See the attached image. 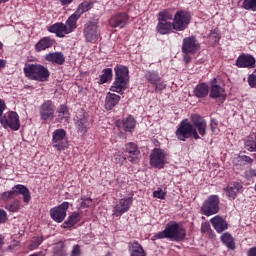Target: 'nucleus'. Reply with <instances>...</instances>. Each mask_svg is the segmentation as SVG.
<instances>
[{
  "label": "nucleus",
  "mask_w": 256,
  "mask_h": 256,
  "mask_svg": "<svg viewBox=\"0 0 256 256\" xmlns=\"http://www.w3.org/2000/svg\"><path fill=\"white\" fill-rule=\"evenodd\" d=\"M114 71L115 80L110 91L123 94V91H125V89H127V85H129V68L123 65H117L114 68Z\"/></svg>",
  "instance_id": "obj_1"
},
{
  "label": "nucleus",
  "mask_w": 256,
  "mask_h": 256,
  "mask_svg": "<svg viewBox=\"0 0 256 256\" xmlns=\"http://www.w3.org/2000/svg\"><path fill=\"white\" fill-rule=\"evenodd\" d=\"M186 232L183 227L177 223L167 224L166 228L155 234L154 239H170V241H183L185 239Z\"/></svg>",
  "instance_id": "obj_2"
},
{
  "label": "nucleus",
  "mask_w": 256,
  "mask_h": 256,
  "mask_svg": "<svg viewBox=\"0 0 256 256\" xmlns=\"http://www.w3.org/2000/svg\"><path fill=\"white\" fill-rule=\"evenodd\" d=\"M25 77L31 81L45 82L49 80L51 73L41 64H28L24 67Z\"/></svg>",
  "instance_id": "obj_3"
},
{
  "label": "nucleus",
  "mask_w": 256,
  "mask_h": 256,
  "mask_svg": "<svg viewBox=\"0 0 256 256\" xmlns=\"http://www.w3.org/2000/svg\"><path fill=\"white\" fill-rule=\"evenodd\" d=\"M52 146L59 152L69 149V139L67 138V132H65V130L58 129L53 132Z\"/></svg>",
  "instance_id": "obj_4"
},
{
  "label": "nucleus",
  "mask_w": 256,
  "mask_h": 256,
  "mask_svg": "<svg viewBox=\"0 0 256 256\" xmlns=\"http://www.w3.org/2000/svg\"><path fill=\"white\" fill-rule=\"evenodd\" d=\"M201 213L202 215H206V217H211V215L219 213V196L211 195L208 197L202 204Z\"/></svg>",
  "instance_id": "obj_5"
},
{
  "label": "nucleus",
  "mask_w": 256,
  "mask_h": 256,
  "mask_svg": "<svg viewBox=\"0 0 256 256\" xmlns=\"http://www.w3.org/2000/svg\"><path fill=\"white\" fill-rule=\"evenodd\" d=\"M191 23V14L185 11H178L174 16L173 29L175 31H185Z\"/></svg>",
  "instance_id": "obj_6"
},
{
  "label": "nucleus",
  "mask_w": 256,
  "mask_h": 256,
  "mask_svg": "<svg viewBox=\"0 0 256 256\" xmlns=\"http://www.w3.org/2000/svg\"><path fill=\"white\" fill-rule=\"evenodd\" d=\"M84 37L88 43H95L99 39V25L97 22L88 21L84 25Z\"/></svg>",
  "instance_id": "obj_7"
},
{
  "label": "nucleus",
  "mask_w": 256,
  "mask_h": 256,
  "mask_svg": "<svg viewBox=\"0 0 256 256\" xmlns=\"http://www.w3.org/2000/svg\"><path fill=\"white\" fill-rule=\"evenodd\" d=\"M1 125L7 129H19L21 127V122L19 121V114L17 112H9L0 118Z\"/></svg>",
  "instance_id": "obj_8"
},
{
  "label": "nucleus",
  "mask_w": 256,
  "mask_h": 256,
  "mask_svg": "<svg viewBox=\"0 0 256 256\" xmlns=\"http://www.w3.org/2000/svg\"><path fill=\"white\" fill-rule=\"evenodd\" d=\"M166 160L165 151L160 148H155L150 154V165L157 169H163Z\"/></svg>",
  "instance_id": "obj_9"
},
{
  "label": "nucleus",
  "mask_w": 256,
  "mask_h": 256,
  "mask_svg": "<svg viewBox=\"0 0 256 256\" xmlns=\"http://www.w3.org/2000/svg\"><path fill=\"white\" fill-rule=\"evenodd\" d=\"M145 79L155 87V92L163 91L166 89L167 85L163 82V78L159 76V73L156 71H147L145 74Z\"/></svg>",
  "instance_id": "obj_10"
},
{
  "label": "nucleus",
  "mask_w": 256,
  "mask_h": 256,
  "mask_svg": "<svg viewBox=\"0 0 256 256\" xmlns=\"http://www.w3.org/2000/svg\"><path fill=\"white\" fill-rule=\"evenodd\" d=\"M67 209H69V202H63L58 207L50 209V217L56 223H63L67 217Z\"/></svg>",
  "instance_id": "obj_11"
},
{
  "label": "nucleus",
  "mask_w": 256,
  "mask_h": 256,
  "mask_svg": "<svg viewBox=\"0 0 256 256\" xmlns=\"http://www.w3.org/2000/svg\"><path fill=\"white\" fill-rule=\"evenodd\" d=\"M201 49L199 42L195 36L186 37L182 42V53H190V55H195L197 51Z\"/></svg>",
  "instance_id": "obj_12"
},
{
  "label": "nucleus",
  "mask_w": 256,
  "mask_h": 256,
  "mask_svg": "<svg viewBox=\"0 0 256 256\" xmlns=\"http://www.w3.org/2000/svg\"><path fill=\"white\" fill-rule=\"evenodd\" d=\"M205 133V129H178L176 131V137L180 139V141H185L189 139V137H194V139H199V135H203Z\"/></svg>",
  "instance_id": "obj_13"
},
{
  "label": "nucleus",
  "mask_w": 256,
  "mask_h": 256,
  "mask_svg": "<svg viewBox=\"0 0 256 256\" xmlns=\"http://www.w3.org/2000/svg\"><path fill=\"white\" fill-rule=\"evenodd\" d=\"M131 205H133V197L120 199L114 207L113 215L121 217L123 213H127V210L130 209Z\"/></svg>",
  "instance_id": "obj_14"
},
{
  "label": "nucleus",
  "mask_w": 256,
  "mask_h": 256,
  "mask_svg": "<svg viewBox=\"0 0 256 256\" xmlns=\"http://www.w3.org/2000/svg\"><path fill=\"white\" fill-rule=\"evenodd\" d=\"M255 57L251 54H242L236 60V67L239 69H254L255 67Z\"/></svg>",
  "instance_id": "obj_15"
},
{
  "label": "nucleus",
  "mask_w": 256,
  "mask_h": 256,
  "mask_svg": "<svg viewBox=\"0 0 256 256\" xmlns=\"http://www.w3.org/2000/svg\"><path fill=\"white\" fill-rule=\"evenodd\" d=\"M127 23H129V15L126 13L115 14L109 19L110 27H119L120 29H123Z\"/></svg>",
  "instance_id": "obj_16"
},
{
  "label": "nucleus",
  "mask_w": 256,
  "mask_h": 256,
  "mask_svg": "<svg viewBox=\"0 0 256 256\" xmlns=\"http://www.w3.org/2000/svg\"><path fill=\"white\" fill-rule=\"evenodd\" d=\"M39 113H40L41 119H43L44 121H49V119H53L55 115V110L53 109V102L50 100L44 102L40 106Z\"/></svg>",
  "instance_id": "obj_17"
},
{
  "label": "nucleus",
  "mask_w": 256,
  "mask_h": 256,
  "mask_svg": "<svg viewBox=\"0 0 256 256\" xmlns=\"http://www.w3.org/2000/svg\"><path fill=\"white\" fill-rule=\"evenodd\" d=\"M12 191L14 193L15 197H18V195H22L23 201L27 204L31 201V191H29V188H27L23 184H17L14 187H12Z\"/></svg>",
  "instance_id": "obj_18"
},
{
  "label": "nucleus",
  "mask_w": 256,
  "mask_h": 256,
  "mask_svg": "<svg viewBox=\"0 0 256 256\" xmlns=\"http://www.w3.org/2000/svg\"><path fill=\"white\" fill-rule=\"evenodd\" d=\"M126 153H129L128 161L130 163H137L139 161V156L141 155V151H139V147L137 144L130 142L126 144Z\"/></svg>",
  "instance_id": "obj_19"
},
{
  "label": "nucleus",
  "mask_w": 256,
  "mask_h": 256,
  "mask_svg": "<svg viewBox=\"0 0 256 256\" xmlns=\"http://www.w3.org/2000/svg\"><path fill=\"white\" fill-rule=\"evenodd\" d=\"M48 31L50 33H55L56 37L63 38L65 35H69V31L67 30V25L63 22H57L50 27H48Z\"/></svg>",
  "instance_id": "obj_20"
},
{
  "label": "nucleus",
  "mask_w": 256,
  "mask_h": 256,
  "mask_svg": "<svg viewBox=\"0 0 256 256\" xmlns=\"http://www.w3.org/2000/svg\"><path fill=\"white\" fill-rule=\"evenodd\" d=\"M210 97L211 99H220V103H223V101L227 99L225 88L217 84H212L210 89Z\"/></svg>",
  "instance_id": "obj_21"
},
{
  "label": "nucleus",
  "mask_w": 256,
  "mask_h": 256,
  "mask_svg": "<svg viewBox=\"0 0 256 256\" xmlns=\"http://www.w3.org/2000/svg\"><path fill=\"white\" fill-rule=\"evenodd\" d=\"M54 43L55 39H52L51 37H43L35 44V51L36 53H40V51L51 49Z\"/></svg>",
  "instance_id": "obj_22"
},
{
  "label": "nucleus",
  "mask_w": 256,
  "mask_h": 256,
  "mask_svg": "<svg viewBox=\"0 0 256 256\" xmlns=\"http://www.w3.org/2000/svg\"><path fill=\"white\" fill-rule=\"evenodd\" d=\"M44 59L55 65H63V63H65V55H63V52L48 53L44 56Z\"/></svg>",
  "instance_id": "obj_23"
},
{
  "label": "nucleus",
  "mask_w": 256,
  "mask_h": 256,
  "mask_svg": "<svg viewBox=\"0 0 256 256\" xmlns=\"http://www.w3.org/2000/svg\"><path fill=\"white\" fill-rule=\"evenodd\" d=\"M128 251L130 256H147L145 249H143V246H141L137 241L130 242L128 244Z\"/></svg>",
  "instance_id": "obj_24"
},
{
  "label": "nucleus",
  "mask_w": 256,
  "mask_h": 256,
  "mask_svg": "<svg viewBox=\"0 0 256 256\" xmlns=\"http://www.w3.org/2000/svg\"><path fill=\"white\" fill-rule=\"evenodd\" d=\"M119 101H121V96L108 92L105 98V109L111 111L113 107L119 104Z\"/></svg>",
  "instance_id": "obj_25"
},
{
  "label": "nucleus",
  "mask_w": 256,
  "mask_h": 256,
  "mask_svg": "<svg viewBox=\"0 0 256 256\" xmlns=\"http://www.w3.org/2000/svg\"><path fill=\"white\" fill-rule=\"evenodd\" d=\"M210 223H212V226L217 231V233H223L228 227L227 221L223 219L221 216H215L211 218Z\"/></svg>",
  "instance_id": "obj_26"
},
{
  "label": "nucleus",
  "mask_w": 256,
  "mask_h": 256,
  "mask_svg": "<svg viewBox=\"0 0 256 256\" xmlns=\"http://www.w3.org/2000/svg\"><path fill=\"white\" fill-rule=\"evenodd\" d=\"M190 121L195 129H207V122L199 114H191Z\"/></svg>",
  "instance_id": "obj_27"
},
{
  "label": "nucleus",
  "mask_w": 256,
  "mask_h": 256,
  "mask_svg": "<svg viewBox=\"0 0 256 256\" xmlns=\"http://www.w3.org/2000/svg\"><path fill=\"white\" fill-rule=\"evenodd\" d=\"M123 125L124 129H134L137 125V120L131 115L125 118L123 121H116V127H121Z\"/></svg>",
  "instance_id": "obj_28"
},
{
  "label": "nucleus",
  "mask_w": 256,
  "mask_h": 256,
  "mask_svg": "<svg viewBox=\"0 0 256 256\" xmlns=\"http://www.w3.org/2000/svg\"><path fill=\"white\" fill-rule=\"evenodd\" d=\"M79 19L81 18L77 16L75 12L69 16L65 24L68 33H73L77 29V21H79Z\"/></svg>",
  "instance_id": "obj_29"
},
{
  "label": "nucleus",
  "mask_w": 256,
  "mask_h": 256,
  "mask_svg": "<svg viewBox=\"0 0 256 256\" xmlns=\"http://www.w3.org/2000/svg\"><path fill=\"white\" fill-rule=\"evenodd\" d=\"M195 97L198 99H203V97H207L209 95V86L205 83L198 84L194 89Z\"/></svg>",
  "instance_id": "obj_30"
},
{
  "label": "nucleus",
  "mask_w": 256,
  "mask_h": 256,
  "mask_svg": "<svg viewBox=\"0 0 256 256\" xmlns=\"http://www.w3.org/2000/svg\"><path fill=\"white\" fill-rule=\"evenodd\" d=\"M242 188L243 186L237 182L229 185L226 188L227 197H229V199H235V197H237V193H239V191H241Z\"/></svg>",
  "instance_id": "obj_31"
},
{
  "label": "nucleus",
  "mask_w": 256,
  "mask_h": 256,
  "mask_svg": "<svg viewBox=\"0 0 256 256\" xmlns=\"http://www.w3.org/2000/svg\"><path fill=\"white\" fill-rule=\"evenodd\" d=\"M58 121H60V123H64L67 124L69 123V109L67 108V106L65 105H61L58 110Z\"/></svg>",
  "instance_id": "obj_32"
},
{
  "label": "nucleus",
  "mask_w": 256,
  "mask_h": 256,
  "mask_svg": "<svg viewBox=\"0 0 256 256\" xmlns=\"http://www.w3.org/2000/svg\"><path fill=\"white\" fill-rule=\"evenodd\" d=\"M94 5L95 3H93V1H90V2L84 1L78 5L74 13L81 18V15H83V13H87V11H91Z\"/></svg>",
  "instance_id": "obj_33"
},
{
  "label": "nucleus",
  "mask_w": 256,
  "mask_h": 256,
  "mask_svg": "<svg viewBox=\"0 0 256 256\" xmlns=\"http://www.w3.org/2000/svg\"><path fill=\"white\" fill-rule=\"evenodd\" d=\"M173 30V23L171 22H158L156 31L160 35H169V32Z\"/></svg>",
  "instance_id": "obj_34"
},
{
  "label": "nucleus",
  "mask_w": 256,
  "mask_h": 256,
  "mask_svg": "<svg viewBox=\"0 0 256 256\" xmlns=\"http://www.w3.org/2000/svg\"><path fill=\"white\" fill-rule=\"evenodd\" d=\"M81 221V214L79 212L72 213L71 216L68 217L67 221L63 223L64 229H69V227H73L76 223Z\"/></svg>",
  "instance_id": "obj_35"
},
{
  "label": "nucleus",
  "mask_w": 256,
  "mask_h": 256,
  "mask_svg": "<svg viewBox=\"0 0 256 256\" xmlns=\"http://www.w3.org/2000/svg\"><path fill=\"white\" fill-rule=\"evenodd\" d=\"M74 121H76V125L79 127V129H85V127H87V116L85 114V111H78L76 113Z\"/></svg>",
  "instance_id": "obj_36"
},
{
  "label": "nucleus",
  "mask_w": 256,
  "mask_h": 256,
  "mask_svg": "<svg viewBox=\"0 0 256 256\" xmlns=\"http://www.w3.org/2000/svg\"><path fill=\"white\" fill-rule=\"evenodd\" d=\"M221 241L224 243V245H226V247H228V249H235V240L229 232L221 235Z\"/></svg>",
  "instance_id": "obj_37"
},
{
  "label": "nucleus",
  "mask_w": 256,
  "mask_h": 256,
  "mask_svg": "<svg viewBox=\"0 0 256 256\" xmlns=\"http://www.w3.org/2000/svg\"><path fill=\"white\" fill-rule=\"evenodd\" d=\"M110 79H113V69L106 68L103 70V74L100 75L99 84L103 85L107 83Z\"/></svg>",
  "instance_id": "obj_38"
},
{
  "label": "nucleus",
  "mask_w": 256,
  "mask_h": 256,
  "mask_svg": "<svg viewBox=\"0 0 256 256\" xmlns=\"http://www.w3.org/2000/svg\"><path fill=\"white\" fill-rule=\"evenodd\" d=\"M171 19H173V16L167 11H162L158 15V22L160 23H169Z\"/></svg>",
  "instance_id": "obj_39"
},
{
  "label": "nucleus",
  "mask_w": 256,
  "mask_h": 256,
  "mask_svg": "<svg viewBox=\"0 0 256 256\" xmlns=\"http://www.w3.org/2000/svg\"><path fill=\"white\" fill-rule=\"evenodd\" d=\"M5 209L11 213H17V211L21 209V201L15 200L12 204H7Z\"/></svg>",
  "instance_id": "obj_40"
},
{
  "label": "nucleus",
  "mask_w": 256,
  "mask_h": 256,
  "mask_svg": "<svg viewBox=\"0 0 256 256\" xmlns=\"http://www.w3.org/2000/svg\"><path fill=\"white\" fill-rule=\"evenodd\" d=\"M245 147L248 151H256V132L254 133V138L252 137L251 140L245 141Z\"/></svg>",
  "instance_id": "obj_41"
},
{
  "label": "nucleus",
  "mask_w": 256,
  "mask_h": 256,
  "mask_svg": "<svg viewBox=\"0 0 256 256\" xmlns=\"http://www.w3.org/2000/svg\"><path fill=\"white\" fill-rule=\"evenodd\" d=\"M53 256H67V250L65 249V246H63L62 244L56 246L54 248Z\"/></svg>",
  "instance_id": "obj_42"
},
{
  "label": "nucleus",
  "mask_w": 256,
  "mask_h": 256,
  "mask_svg": "<svg viewBox=\"0 0 256 256\" xmlns=\"http://www.w3.org/2000/svg\"><path fill=\"white\" fill-rule=\"evenodd\" d=\"M243 7L247 11H256V0H245L243 3Z\"/></svg>",
  "instance_id": "obj_43"
},
{
  "label": "nucleus",
  "mask_w": 256,
  "mask_h": 256,
  "mask_svg": "<svg viewBox=\"0 0 256 256\" xmlns=\"http://www.w3.org/2000/svg\"><path fill=\"white\" fill-rule=\"evenodd\" d=\"M15 192H13V189L3 192L0 199L1 201H10V199H15Z\"/></svg>",
  "instance_id": "obj_44"
},
{
  "label": "nucleus",
  "mask_w": 256,
  "mask_h": 256,
  "mask_svg": "<svg viewBox=\"0 0 256 256\" xmlns=\"http://www.w3.org/2000/svg\"><path fill=\"white\" fill-rule=\"evenodd\" d=\"M178 129H193V124H191L189 119H184L181 121Z\"/></svg>",
  "instance_id": "obj_45"
},
{
  "label": "nucleus",
  "mask_w": 256,
  "mask_h": 256,
  "mask_svg": "<svg viewBox=\"0 0 256 256\" xmlns=\"http://www.w3.org/2000/svg\"><path fill=\"white\" fill-rule=\"evenodd\" d=\"M209 37L213 40L214 43H217L221 39V34L219 33V30L215 29L210 33Z\"/></svg>",
  "instance_id": "obj_46"
},
{
  "label": "nucleus",
  "mask_w": 256,
  "mask_h": 256,
  "mask_svg": "<svg viewBox=\"0 0 256 256\" xmlns=\"http://www.w3.org/2000/svg\"><path fill=\"white\" fill-rule=\"evenodd\" d=\"M42 243H43V237H36L32 241V244L30 245V249H37V247H39V245H41Z\"/></svg>",
  "instance_id": "obj_47"
},
{
  "label": "nucleus",
  "mask_w": 256,
  "mask_h": 256,
  "mask_svg": "<svg viewBox=\"0 0 256 256\" xmlns=\"http://www.w3.org/2000/svg\"><path fill=\"white\" fill-rule=\"evenodd\" d=\"M248 84L253 89H256V74H255V72L248 76Z\"/></svg>",
  "instance_id": "obj_48"
},
{
  "label": "nucleus",
  "mask_w": 256,
  "mask_h": 256,
  "mask_svg": "<svg viewBox=\"0 0 256 256\" xmlns=\"http://www.w3.org/2000/svg\"><path fill=\"white\" fill-rule=\"evenodd\" d=\"M201 233H205L206 235H211V225L208 222L202 223Z\"/></svg>",
  "instance_id": "obj_49"
},
{
  "label": "nucleus",
  "mask_w": 256,
  "mask_h": 256,
  "mask_svg": "<svg viewBox=\"0 0 256 256\" xmlns=\"http://www.w3.org/2000/svg\"><path fill=\"white\" fill-rule=\"evenodd\" d=\"M153 196L156 197V199H165V192H163V189L158 188L153 192Z\"/></svg>",
  "instance_id": "obj_50"
},
{
  "label": "nucleus",
  "mask_w": 256,
  "mask_h": 256,
  "mask_svg": "<svg viewBox=\"0 0 256 256\" xmlns=\"http://www.w3.org/2000/svg\"><path fill=\"white\" fill-rule=\"evenodd\" d=\"M71 256H81V246L79 244L74 245Z\"/></svg>",
  "instance_id": "obj_51"
},
{
  "label": "nucleus",
  "mask_w": 256,
  "mask_h": 256,
  "mask_svg": "<svg viewBox=\"0 0 256 256\" xmlns=\"http://www.w3.org/2000/svg\"><path fill=\"white\" fill-rule=\"evenodd\" d=\"M245 177L248 180L253 179V177H256V170L255 169H249L245 172Z\"/></svg>",
  "instance_id": "obj_52"
},
{
  "label": "nucleus",
  "mask_w": 256,
  "mask_h": 256,
  "mask_svg": "<svg viewBox=\"0 0 256 256\" xmlns=\"http://www.w3.org/2000/svg\"><path fill=\"white\" fill-rule=\"evenodd\" d=\"M92 203L91 198L81 199V207H89Z\"/></svg>",
  "instance_id": "obj_53"
},
{
  "label": "nucleus",
  "mask_w": 256,
  "mask_h": 256,
  "mask_svg": "<svg viewBox=\"0 0 256 256\" xmlns=\"http://www.w3.org/2000/svg\"><path fill=\"white\" fill-rule=\"evenodd\" d=\"M5 221H7V212L0 209V223H5Z\"/></svg>",
  "instance_id": "obj_54"
},
{
  "label": "nucleus",
  "mask_w": 256,
  "mask_h": 256,
  "mask_svg": "<svg viewBox=\"0 0 256 256\" xmlns=\"http://www.w3.org/2000/svg\"><path fill=\"white\" fill-rule=\"evenodd\" d=\"M5 109H7V105L4 100L0 99V119L3 117V111H5Z\"/></svg>",
  "instance_id": "obj_55"
},
{
  "label": "nucleus",
  "mask_w": 256,
  "mask_h": 256,
  "mask_svg": "<svg viewBox=\"0 0 256 256\" xmlns=\"http://www.w3.org/2000/svg\"><path fill=\"white\" fill-rule=\"evenodd\" d=\"M184 57H183V61L185 63V65H189V63L191 62V53H184Z\"/></svg>",
  "instance_id": "obj_56"
},
{
  "label": "nucleus",
  "mask_w": 256,
  "mask_h": 256,
  "mask_svg": "<svg viewBox=\"0 0 256 256\" xmlns=\"http://www.w3.org/2000/svg\"><path fill=\"white\" fill-rule=\"evenodd\" d=\"M17 247H19L18 241H13L12 244L8 247L10 251H16Z\"/></svg>",
  "instance_id": "obj_57"
},
{
  "label": "nucleus",
  "mask_w": 256,
  "mask_h": 256,
  "mask_svg": "<svg viewBox=\"0 0 256 256\" xmlns=\"http://www.w3.org/2000/svg\"><path fill=\"white\" fill-rule=\"evenodd\" d=\"M248 256H256V247H252L247 252Z\"/></svg>",
  "instance_id": "obj_58"
},
{
  "label": "nucleus",
  "mask_w": 256,
  "mask_h": 256,
  "mask_svg": "<svg viewBox=\"0 0 256 256\" xmlns=\"http://www.w3.org/2000/svg\"><path fill=\"white\" fill-rule=\"evenodd\" d=\"M242 161H245V163H253V160L249 156H241Z\"/></svg>",
  "instance_id": "obj_59"
},
{
  "label": "nucleus",
  "mask_w": 256,
  "mask_h": 256,
  "mask_svg": "<svg viewBox=\"0 0 256 256\" xmlns=\"http://www.w3.org/2000/svg\"><path fill=\"white\" fill-rule=\"evenodd\" d=\"M61 5H71L73 3V0H59Z\"/></svg>",
  "instance_id": "obj_60"
},
{
  "label": "nucleus",
  "mask_w": 256,
  "mask_h": 256,
  "mask_svg": "<svg viewBox=\"0 0 256 256\" xmlns=\"http://www.w3.org/2000/svg\"><path fill=\"white\" fill-rule=\"evenodd\" d=\"M5 65H7V61L0 59V69H5Z\"/></svg>",
  "instance_id": "obj_61"
},
{
  "label": "nucleus",
  "mask_w": 256,
  "mask_h": 256,
  "mask_svg": "<svg viewBox=\"0 0 256 256\" xmlns=\"http://www.w3.org/2000/svg\"><path fill=\"white\" fill-rule=\"evenodd\" d=\"M125 133H127V130H125V129L121 130V131L119 132V137H120L121 139L125 138Z\"/></svg>",
  "instance_id": "obj_62"
},
{
  "label": "nucleus",
  "mask_w": 256,
  "mask_h": 256,
  "mask_svg": "<svg viewBox=\"0 0 256 256\" xmlns=\"http://www.w3.org/2000/svg\"><path fill=\"white\" fill-rule=\"evenodd\" d=\"M211 127L212 129H215V127H217V121L211 120Z\"/></svg>",
  "instance_id": "obj_63"
},
{
  "label": "nucleus",
  "mask_w": 256,
  "mask_h": 256,
  "mask_svg": "<svg viewBox=\"0 0 256 256\" xmlns=\"http://www.w3.org/2000/svg\"><path fill=\"white\" fill-rule=\"evenodd\" d=\"M3 247V236L0 235V249Z\"/></svg>",
  "instance_id": "obj_64"
}]
</instances>
